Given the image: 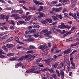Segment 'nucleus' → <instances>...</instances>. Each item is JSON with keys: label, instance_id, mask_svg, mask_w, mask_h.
<instances>
[{"label": "nucleus", "instance_id": "nucleus-1", "mask_svg": "<svg viewBox=\"0 0 79 79\" xmlns=\"http://www.w3.org/2000/svg\"><path fill=\"white\" fill-rule=\"evenodd\" d=\"M48 70L49 72L50 73H55V71L53 69H48L47 68H45L43 69H42L41 71H42L43 72H44L45 71H47Z\"/></svg>", "mask_w": 79, "mask_h": 79}, {"label": "nucleus", "instance_id": "nucleus-2", "mask_svg": "<svg viewBox=\"0 0 79 79\" xmlns=\"http://www.w3.org/2000/svg\"><path fill=\"white\" fill-rule=\"evenodd\" d=\"M18 14L15 13V14H12L10 15V17L13 18H14L15 19L17 20L18 19Z\"/></svg>", "mask_w": 79, "mask_h": 79}, {"label": "nucleus", "instance_id": "nucleus-3", "mask_svg": "<svg viewBox=\"0 0 79 79\" xmlns=\"http://www.w3.org/2000/svg\"><path fill=\"white\" fill-rule=\"evenodd\" d=\"M17 25H20V24H23L24 25H26V23L24 21H19L17 22Z\"/></svg>", "mask_w": 79, "mask_h": 79}, {"label": "nucleus", "instance_id": "nucleus-4", "mask_svg": "<svg viewBox=\"0 0 79 79\" xmlns=\"http://www.w3.org/2000/svg\"><path fill=\"white\" fill-rule=\"evenodd\" d=\"M38 66H33L32 67H31V70H32V73H35V70H36V69H38Z\"/></svg>", "mask_w": 79, "mask_h": 79}, {"label": "nucleus", "instance_id": "nucleus-5", "mask_svg": "<svg viewBox=\"0 0 79 79\" xmlns=\"http://www.w3.org/2000/svg\"><path fill=\"white\" fill-rule=\"evenodd\" d=\"M62 10V8L59 7L57 8H53L52 10L54 11H55L56 12H59V11H60V10Z\"/></svg>", "mask_w": 79, "mask_h": 79}, {"label": "nucleus", "instance_id": "nucleus-6", "mask_svg": "<svg viewBox=\"0 0 79 79\" xmlns=\"http://www.w3.org/2000/svg\"><path fill=\"white\" fill-rule=\"evenodd\" d=\"M58 27L60 29H65V25L64 23L63 22L62 23L61 25L58 26Z\"/></svg>", "mask_w": 79, "mask_h": 79}, {"label": "nucleus", "instance_id": "nucleus-7", "mask_svg": "<svg viewBox=\"0 0 79 79\" xmlns=\"http://www.w3.org/2000/svg\"><path fill=\"white\" fill-rule=\"evenodd\" d=\"M72 52V50L70 48H69L68 49L64 51L63 53L64 54H68L69 53H71Z\"/></svg>", "mask_w": 79, "mask_h": 79}, {"label": "nucleus", "instance_id": "nucleus-8", "mask_svg": "<svg viewBox=\"0 0 79 79\" xmlns=\"http://www.w3.org/2000/svg\"><path fill=\"white\" fill-rule=\"evenodd\" d=\"M69 15L70 16H72V17H74V19H77V17H76V13H74V14H73V13L70 12L69 13Z\"/></svg>", "mask_w": 79, "mask_h": 79}, {"label": "nucleus", "instance_id": "nucleus-9", "mask_svg": "<svg viewBox=\"0 0 79 79\" xmlns=\"http://www.w3.org/2000/svg\"><path fill=\"white\" fill-rule=\"evenodd\" d=\"M60 74L62 77H64V70L62 69L60 70Z\"/></svg>", "mask_w": 79, "mask_h": 79}, {"label": "nucleus", "instance_id": "nucleus-10", "mask_svg": "<svg viewBox=\"0 0 79 79\" xmlns=\"http://www.w3.org/2000/svg\"><path fill=\"white\" fill-rule=\"evenodd\" d=\"M33 2L36 5H43L42 3L36 0H33Z\"/></svg>", "mask_w": 79, "mask_h": 79}, {"label": "nucleus", "instance_id": "nucleus-11", "mask_svg": "<svg viewBox=\"0 0 79 79\" xmlns=\"http://www.w3.org/2000/svg\"><path fill=\"white\" fill-rule=\"evenodd\" d=\"M44 61L48 65H49L50 62L51 61V60L49 59H48L47 60H44Z\"/></svg>", "mask_w": 79, "mask_h": 79}, {"label": "nucleus", "instance_id": "nucleus-12", "mask_svg": "<svg viewBox=\"0 0 79 79\" xmlns=\"http://www.w3.org/2000/svg\"><path fill=\"white\" fill-rule=\"evenodd\" d=\"M36 57V56H35V55L31 56L28 60V61L29 62L31 61H32V60H33V59H34Z\"/></svg>", "mask_w": 79, "mask_h": 79}, {"label": "nucleus", "instance_id": "nucleus-13", "mask_svg": "<svg viewBox=\"0 0 79 79\" xmlns=\"http://www.w3.org/2000/svg\"><path fill=\"white\" fill-rule=\"evenodd\" d=\"M66 66L67 71L68 72L69 71V69H70L71 68V67H70V64H69V62L67 63Z\"/></svg>", "mask_w": 79, "mask_h": 79}, {"label": "nucleus", "instance_id": "nucleus-14", "mask_svg": "<svg viewBox=\"0 0 79 79\" xmlns=\"http://www.w3.org/2000/svg\"><path fill=\"white\" fill-rule=\"evenodd\" d=\"M45 45H43L42 46H40L39 47H38V48L39 49H42V50H45Z\"/></svg>", "mask_w": 79, "mask_h": 79}, {"label": "nucleus", "instance_id": "nucleus-15", "mask_svg": "<svg viewBox=\"0 0 79 79\" xmlns=\"http://www.w3.org/2000/svg\"><path fill=\"white\" fill-rule=\"evenodd\" d=\"M58 65V63H56L55 64H52V68H56Z\"/></svg>", "mask_w": 79, "mask_h": 79}, {"label": "nucleus", "instance_id": "nucleus-16", "mask_svg": "<svg viewBox=\"0 0 79 79\" xmlns=\"http://www.w3.org/2000/svg\"><path fill=\"white\" fill-rule=\"evenodd\" d=\"M24 60V57L23 56H22L20 57V58L17 59V61L19 62H21L23 60Z\"/></svg>", "mask_w": 79, "mask_h": 79}, {"label": "nucleus", "instance_id": "nucleus-17", "mask_svg": "<svg viewBox=\"0 0 79 79\" xmlns=\"http://www.w3.org/2000/svg\"><path fill=\"white\" fill-rule=\"evenodd\" d=\"M69 0H62V3L63 5H66L67 3L66 2H68Z\"/></svg>", "mask_w": 79, "mask_h": 79}, {"label": "nucleus", "instance_id": "nucleus-18", "mask_svg": "<svg viewBox=\"0 0 79 79\" xmlns=\"http://www.w3.org/2000/svg\"><path fill=\"white\" fill-rule=\"evenodd\" d=\"M6 47L8 48H11V47H14V45L13 44H6Z\"/></svg>", "mask_w": 79, "mask_h": 79}, {"label": "nucleus", "instance_id": "nucleus-19", "mask_svg": "<svg viewBox=\"0 0 79 79\" xmlns=\"http://www.w3.org/2000/svg\"><path fill=\"white\" fill-rule=\"evenodd\" d=\"M48 32V31L47 29H44L41 31V34H44V33H46V32Z\"/></svg>", "mask_w": 79, "mask_h": 79}, {"label": "nucleus", "instance_id": "nucleus-20", "mask_svg": "<svg viewBox=\"0 0 79 79\" xmlns=\"http://www.w3.org/2000/svg\"><path fill=\"white\" fill-rule=\"evenodd\" d=\"M9 23H10V24H13V26H15V22L13 20H9L8 21Z\"/></svg>", "mask_w": 79, "mask_h": 79}, {"label": "nucleus", "instance_id": "nucleus-21", "mask_svg": "<svg viewBox=\"0 0 79 79\" xmlns=\"http://www.w3.org/2000/svg\"><path fill=\"white\" fill-rule=\"evenodd\" d=\"M35 48V47L34 46H33L32 45H31L29 46V50H32L33 49H34Z\"/></svg>", "mask_w": 79, "mask_h": 79}, {"label": "nucleus", "instance_id": "nucleus-22", "mask_svg": "<svg viewBox=\"0 0 79 79\" xmlns=\"http://www.w3.org/2000/svg\"><path fill=\"white\" fill-rule=\"evenodd\" d=\"M34 24L35 25H34L33 26V28H34V29L37 28V24H39V23H34Z\"/></svg>", "mask_w": 79, "mask_h": 79}, {"label": "nucleus", "instance_id": "nucleus-23", "mask_svg": "<svg viewBox=\"0 0 79 79\" xmlns=\"http://www.w3.org/2000/svg\"><path fill=\"white\" fill-rule=\"evenodd\" d=\"M31 15H30L27 18L25 19V21L27 22V21H29V20L31 19Z\"/></svg>", "mask_w": 79, "mask_h": 79}, {"label": "nucleus", "instance_id": "nucleus-24", "mask_svg": "<svg viewBox=\"0 0 79 79\" xmlns=\"http://www.w3.org/2000/svg\"><path fill=\"white\" fill-rule=\"evenodd\" d=\"M2 48L4 50H5L6 52H8V48H6V46L5 45H4L3 46Z\"/></svg>", "mask_w": 79, "mask_h": 79}, {"label": "nucleus", "instance_id": "nucleus-25", "mask_svg": "<svg viewBox=\"0 0 79 79\" xmlns=\"http://www.w3.org/2000/svg\"><path fill=\"white\" fill-rule=\"evenodd\" d=\"M11 13L12 14H15V13H18V10L16 9H14L12 11Z\"/></svg>", "mask_w": 79, "mask_h": 79}, {"label": "nucleus", "instance_id": "nucleus-26", "mask_svg": "<svg viewBox=\"0 0 79 79\" xmlns=\"http://www.w3.org/2000/svg\"><path fill=\"white\" fill-rule=\"evenodd\" d=\"M52 77H53V78H54L55 79H57V76L56 75V74L53 73L52 74Z\"/></svg>", "mask_w": 79, "mask_h": 79}, {"label": "nucleus", "instance_id": "nucleus-27", "mask_svg": "<svg viewBox=\"0 0 79 79\" xmlns=\"http://www.w3.org/2000/svg\"><path fill=\"white\" fill-rule=\"evenodd\" d=\"M56 16H52V18L54 19V20H55V21H58V18Z\"/></svg>", "mask_w": 79, "mask_h": 79}, {"label": "nucleus", "instance_id": "nucleus-28", "mask_svg": "<svg viewBox=\"0 0 79 79\" xmlns=\"http://www.w3.org/2000/svg\"><path fill=\"white\" fill-rule=\"evenodd\" d=\"M37 32V30L35 29H32L30 31V33H34V32Z\"/></svg>", "mask_w": 79, "mask_h": 79}, {"label": "nucleus", "instance_id": "nucleus-29", "mask_svg": "<svg viewBox=\"0 0 79 79\" xmlns=\"http://www.w3.org/2000/svg\"><path fill=\"white\" fill-rule=\"evenodd\" d=\"M22 64V63H18L17 65L15 66V68H18L19 66H21Z\"/></svg>", "mask_w": 79, "mask_h": 79}, {"label": "nucleus", "instance_id": "nucleus-30", "mask_svg": "<svg viewBox=\"0 0 79 79\" xmlns=\"http://www.w3.org/2000/svg\"><path fill=\"white\" fill-rule=\"evenodd\" d=\"M47 21H48V19L44 20L42 21H41V23L43 24H46V23H47Z\"/></svg>", "mask_w": 79, "mask_h": 79}, {"label": "nucleus", "instance_id": "nucleus-31", "mask_svg": "<svg viewBox=\"0 0 79 79\" xmlns=\"http://www.w3.org/2000/svg\"><path fill=\"white\" fill-rule=\"evenodd\" d=\"M39 14L40 15V16H41V18H42V17H44V18H45V14H44V13H39Z\"/></svg>", "mask_w": 79, "mask_h": 79}, {"label": "nucleus", "instance_id": "nucleus-32", "mask_svg": "<svg viewBox=\"0 0 79 79\" xmlns=\"http://www.w3.org/2000/svg\"><path fill=\"white\" fill-rule=\"evenodd\" d=\"M15 60H16V58L15 57H14L13 58H10L9 59V60L10 61H15Z\"/></svg>", "mask_w": 79, "mask_h": 79}, {"label": "nucleus", "instance_id": "nucleus-33", "mask_svg": "<svg viewBox=\"0 0 79 79\" xmlns=\"http://www.w3.org/2000/svg\"><path fill=\"white\" fill-rule=\"evenodd\" d=\"M43 8H44V7L42 6H40V8L39 9H38V11H41L42 10H43Z\"/></svg>", "mask_w": 79, "mask_h": 79}, {"label": "nucleus", "instance_id": "nucleus-34", "mask_svg": "<svg viewBox=\"0 0 79 79\" xmlns=\"http://www.w3.org/2000/svg\"><path fill=\"white\" fill-rule=\"evenodd\" d=\"M0 18H1L2 19H5V15L3 14H1L0 15Z\"/></svg>", "mask_w": 79, "mask_h": 79}, {"label": "nucleus", "instance_id": "nucleus-35", "mask_svg": "<svg viewBox=\"0 0 79 79\" xmlns=\"http://www.w3.org/2000/svg\"><path fill=\"white\" fill-rule=\"evenodd\" d=\"M14 55V53H9L7 54V56L9 57H11Z\"/></svg>", "mask_w": 79, "mask_h": 79}, {"label": "nucleus", "instance_id": "nucleus-36", "mask_svg": "<svg viewBox=\"0 0 79 79\" xmlns=\"http://www.w3.org/2000/svg\"><path fill=\"white\" fill-rule=\"evenodd\" d=\"M29 9L31 10H37V8L34 7L33 6H32L31 7H29Z\"/></svg>", "mask_w": 79, "mask_h": 79}, {"label": "nucleus", "instance_id": "nucleus-37", "mask_svg": "<svg viewBox=\"0 0 79 79\" xmlns=\"http://www.w3.org/2000/svg\"><path fill=\"white\" fill-rule=\"evenodd\" d=\"M31 56V54H28L25 56H23V57H24V59L25 58H29Z\"/></svg>", "mask_w": 79, "mask_h": 79}, {"label": "nucleus", "instance_id": "nucleus-38", "mask_svg": "<svg viewBox=\"0 0 79 79\" xmlns=\"http://www.w3.org/2000/svg\"><path fill=\"white\" fill-rule=\"evenodd\" d=\"M18 12L19 14H22L23 12V10L20 9L19 10H18Z\"/></svg>", "mask_w": 79, "mask_h": 79}, {"label": "nucleus", "instance_id": "nucleus-39", "mask_svg": "<svg viewBox=\"0 0 79 79\" xmlns=\"http://www.w3.org/2000/svg\"><path fill=\"white\" fill-rule=\"evenodd\" d=\"M42 60V58H39L37 60H36V63H39V62H40V61H41V60Z\"/></svg>", "mask_w": 79, "mask_h": 79}, {"label": "nucleus", "instance_id": "nucleus-40", "mask_svg": "<svg viewBox=\"0 0 79 79\" xmlns=\"http://www.w3.org/2000/svg\"><path fill=\"white\" fill-rule=\"evenodd\" d=\"M13 40V38H10L6 41V42H10V41H11V40Z\"/></svg>", "mask_w": 79, "mask_h": 79}, {"label": "nucleus", "instance_id": "nucleus-41", "mask_svg": "<svg viewBox=\"0 0 79 79\" xmlns=\"http://www.w3.org/2000/svg\"><path fill=\"white\" fill-rule=\"evenodd\" d=\"M32 70L30 69L27 70L25 73H32Z\"/></svg>", "mask_w": 79, "mask_h": 79}, {"label": "nucleus", "instance_id": "nucleus-42", "mask_svg": "<svg viewBox=\"0 0 79 79\" xmlns=\"http://www.w3.org/2000/svg\"><path fill=\"white\" fill-rule=\"evenodd\" d=\"M56 48V46H53V47H52V48L51 51V52H53V50H55V48Z\"/></svg>", "mask_w": 79, "mask_h": 79}, {"label": "nucleus", "instance_id": "nucleus-43", "mask_svg": "<svg viewBox=\"0 0 79 79\" xmlns=\"http://www.w3.org/2000/svg\"><path fill=\"white\" fill-rule=\"evenodd\" d=\"M56 16H57V17H58V18H60V19H63V16H62L61 15H56Z\"/></svg>", "mask_w": 79, "mask_h": 79}, {"label": "nucleus", "instance_id": "nucleus-44", "mask_svg": "<svg viewBox=\"0 0 79 79\" xmlns=\"http://www.w3.org/2000/svg\"><path fill=\"white\" fill-rule=\"evenodd\" d=\"M77 52V50H74L73 51V52H72L71 53H70V56H71L72 55L74 54V53H76V52Z\"/></svg>", "mask_w": 79, "mask_h": 79}, {"label": "nucleus", "instance_id": "nucleus-45", "mask_svg": "<svg viewBox=\"0 0 79 79\" xmlns=\"http://www.w3.org/2000/svg\"><path fill=\"white\" fill-rule=\"evenodd\" d=\"M34 36L35 37H38L39 36V33H36V34L34 35Z\"/></svg>", "mask_w": 79, "mask_h": 79}, {"label": "nucleus", "instance_id": "nucleus-46", "mask_svg": "<svg viewBox=\"0 0 79 79\" xmlns=\"http://www.w3.org/2000/svg\"><path fill=\"white\" fill-rule=\"evenodd\" d=\"M56 72L57 74V76L59 77H60V73L59 72V71L58 70H56Z\"/></svg>", "mask_w": 79, "mask_h": 79}, {"label": "nucleus", "instance_id": "nucleus-47", "mask_svg": "<svg viewBox=\"0 0 79 79\" xmlns=\"http://www.w3.org/2000/svg\"><path fill=\"white\" fill-rule=\"evenodd\" d=\"M61 50H57L56 51L55 53H60L61 52Z\"/></svg>", "mask_w": 79, "mask_h": 79}, {"label": "nucleus", "instance_id": "nucleus-48", "mask_svg": "<svg viewBox=\"0 0 79 79\" xmlns=\"http://www.w3.org/2000/svg\"><path fill=\"white\" fill-rule=\"evenodd\" d=\"M49 22L50 23H53V22L52 21V19H48V20H47V22Z\"/></svg>", "mask_w": 79, "mask_h": 79}, {"label": "nucleus", "instance_id": "nucleus-49", "mask_svg": "<svg viewBox=\"0 0 79 79\" xmlns=\"http://www.w3.org/2000/svg\"><path fill=\"white\" fill-rule=\"evenodd\" d=\"M14 39L17 41L18 40H19V37L18 36V37H15V38Z\"/></svg>", "mask_w": 79, "mask_h": 79}, {"label": "nucleus", "instance_id": "nucleus-50", "mask_svg": "<svg viewBox=\"0 0 79 79\" xmlns=\"http://www.w3.org/2000/svg\"><path fill=\"white\" fill-rule=\"evenodd\" d=\"M50 30L51 31H52L54 33H56V32L54 31V29H53V28H50Z\"/></svg>", "mask_w": 79, "mask_h": 79}, {"label": "nucleus", "instance_id": "nucleus-51", "mask_svg": "<svg viewBox=\"0 0 79 79\" xmlns=\"http://www.w3.org/2000/svg\"><path fill=\"white\" fill-rule=\"evenodd\" d=\"M0 58H5V56L2 55V53H0Z\"/></svg>", "mask_w": 79, "mask_h": 79}, {"label": "nucleus", "instance_id": "nucleus-52", "mask_svg": "<svg viewBox=\"0 0 79 79\" xmlns=\"http://www.w3.org/2000/svg\"><path fill=\"white\" fill-rule=\"evenodd\" d=\"M75 29H76V28L75 27H72L71 31H73L74 30H75Z\"/></svg>", "mask_w": 79, "mask_h": 79}, {"label": "nucleus", "instance_id": "nucleus-53", "mask_svg": "<svg viewBox=\"0 0 79 79\" xmlns=\"http://www.w3.org/2000/svg\"><path fill=\"white\" fill-rule=\"evenodd\" d=\"M0 2H1V3H4V4L6 3L3 0H0Z\"/></svg>", "mask_w": 79, "mask_h": 79}, {"label": "nucleus", "instance_id": "nucleus-54", "mask_svg": "<svg viewBox=\"0 0 79 79\" xmlns=\"http://www.w3.org/2000/svg\"><path fill=\"white\" fill-rule=\"evenodd\" d=\"M60 65H61V66H62V67H63V66H64V62H61L60 63Z\"/></svg>", "mask_w": 79, "mask_h": 79}, {"label": "nucleus", "instance_id": "nucleus-55", "mask_svg": "<svg viewBox=\"0 0 79 79\" xmlns=\"http://www.w3.org/2000/svg\"><path fill=\"white\" fill-rule=\"evenodd\" d=\"M10 29H12V30H13L14 29H15V27H14L13 26H10Z\"/></svg>", "mask_w": 79, "mask_h": 79}, {"label": "nucleus", "instance_id": "nucleus-56", "mask_svg": "<svg viewBox=\"0 0 79 79\" xmlns=\"http://www.w3.org/2000/svg\"><path fill=\"white\" fill-rule=\"evenodd\" d=\"M70 69H75V66H72L70 67Z\"/></svg>", "mask_w": 79, "mask_h": 79}, {"label": "nucleus", "instance_id": "nucleus-57", "mask_svg": "<svg viewBox=\"0 0 79 79\" xmlns=\"http://www.w3.org/2000/svg\"><path fill=\"white\" fill-rule=\"evenodd\" d=\"M66 28V29H70V27L68 25H65V29Z\"/></svg>", "mask_w": 79, "mask_h": 79}, {"label": "nucleus", "instance_id": "nucleus-58", "mask_svg": "<svg viewBox=\"0 0 79 79\" xmlns=\"http://www.w3.org/2000/svg\"><path fill=\"white\" fill-rule=\"evenodd\" d=\"M67 11V10L66 9V8H64L63 9V11L62 12V13H64V12H65V11Z\"/></svg>", "mask_w": 79, "mask_h": 79}, {"label": "nucleus", "instance_id": "nucleus-59", "mask_svg": "<svg viewBox=\"0 0 79 79\" xmlns=\"http://www.w3.org/2000/svg\"><path fill=\"white\" fill-rule=\"evenodd\" d=\"M56 3V1H55L52 2V3L53 4V5H55Z\"/></svg>", "mask_w": 79, "mask_h": 79}, {"label": "nucleus", "instance_id": "nucleus-60", "mask_svg": "<svg viewBox=\"0 0 79 79\" xmlns=\"http://www.w3.org/2000/svg\"><path fill=\"white\" fill-rule=\"evenodd\" d=\"M71 63L72 66H75V64L74 63V62H73V61H71Z\"/></svg>", "mask_w": 79, "mask_h": 79}, {"label": "nucleus", "instance_id": "nucleus-61", "mask_svg": "<svg viewBox=\"0 0 79 79\" xmlns=\"http://www.w3.org/2000/svg\"><path fill=\"white\" fill-rule=\"evenodd\" d=\"M44 52H45V55H47L48 54V52L47 50H45V51H44Z\"/></svg>", "mask_w": 79, "mask_h": 79}, {"label": "nucleus", "instance_id": "nucleus-62", "mask_svg": "<svg viewBox=\"0 0 79 79\" xmlns=\"http://www.w3.org/2000/svg\"><path fill=\"white\" fill-rule=\"evenodd\" d=\"M32 26H29L28 27V30H31V29H32Z\"/></svg>", "mask_w": 79, "mask_h": 79}, {"label": "nucleus", "instance_id": "nucleus-63", "mask_svg": "<svg viewBox=\"0 0 79 79\" xmlns=\"http://www.w3.org/2000/svg\"><path fill=\"white\" fill-rule=\"evenodd\" d=\"M1 25H2V26H3V25H5V24H6V23L5 22L2 23H1Z\"/></svg>", "mask_w": 79, "mask_h": 79}, {"label": "nucleus", "instance_id": "nucleus-64", "mask_svg": "<svg viewBox=\"0 0 79 79\" xmlns=\"http://www.w3.org/2000/svg\"><path fill=\"white\" fill-rule=\"evenodd\" d=\"M57 24V22H54L52 24V25H55Z\"/></svg>", "mask_w": 79, "mask_h": 79}]
</instances>
